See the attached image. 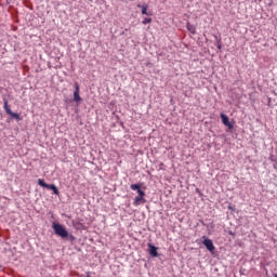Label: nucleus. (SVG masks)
<instances>
[{
	"mask_svg": "<svg viewBox=\"0 0 277 277\" xmlns=\"http://www.w3.org/2000/svg\"><path fill=\"white\" fill-rule=\"evenodd\" d=\"M52 229L54 230V234L57 237H61V239H63L65 241H70L72 243L77 239V237H75V235L70 234L68 232V229H66V226L62 225L61 223L53 222Z\"/></svg>",
	"mask_w": 277,
	"mask_h": 277,
	"instance_id": "nucleus-1",
	"label": "nucleus"
},
{
	"mask_svg": "<svg viewBox=\"0 0 277 277\" xmlns=\"http://www.w3.org/2000/svg\"><path fill=\"white\" fill-rule=\"evenodd\" d=\"M38 185H40V187H44V189H50L55 196H60V189L57 188V186H55V184H47L44 180L39 179Z\"/></svg>",
	"mask_w": 277,
	"mask_h": 277,
	"instance_id": "nucleus-2",
	"label": "nucleus"
},
{
	"mask_svg": "<svg viewBox=\"0 0 277 277\" xmlns=\"http://www.w3.org/2000/svg\"><path fill=\"white\" fill-rule=\"evenodd\" d=\"M202 243L209 252L215 251V246L213 245V240L209 239L207 236H202Z\"/></svg>",
	"mask_w": 277,
	"mask_h": 277,
	"instance_id": "nucleus-3",
	"label": "nucleus"
},
{
	"mask_svg": "<svg viewBox=\"0 0 277 277\" xmlns=\"http://www.w3.org/2000/svg\"><path fill=\"white\" fill-rule=\"evenodd\" d=\"M221 120L222 123L227 127V129L233 130L235 128V124H233V122H230L229 118L226 116V114L221 113Z\"/></svg>",
	"mask_w": 277,
	"mask_h": 277,
	"instance_id": "nucleus-4",
	"label": "nucleus"
},
{
	"mask_svg": "<svg viewBox=\"0 0 277 277\" xmlns=\"http://www.w3.org/2000/svg\"><path fill=\"white\" fill-rule=\"evenodd\" d=\"M130 189H132V192H137L138 196H146V193L142 190V185L140 184H131Z\"/></svg>",
	"mask_w": 277,
	"mask_h": 277,
	"instance_id": "nucleus-5",
	"label": "nucleus"
},
{
	"mask_svg": "<svg viewBox=\"0 0 277 277\" xmlns=\"http://www.w3.org/2000/svg\"><path fill=\"white\" fill-rule=\"evenodd\" d=\"M74 101L75 103H81V95H79V83H75V91H74Z\"/></svg>",
	"mask_w": 277,
	"mask_h": 277,
	"instance_id": "nucleus-6",
	"label": "nucleus"
},
{
	"mask_svg": "<svg viewBox=\"0 0 277 277\" xmlns=\"http://www.w3.org/2000/svg\"><path fill=\"white\" fill-rule=\"evenodd\" d=\"M147 246H148V249H149L150 256H154V258L159 256V252L157 251L158 248L155 245L148 243Z\"/></svg>",
	"mask_w": 277,
	"mask_h": 277,
	"instance_id": "nucleus-7",
	"label": "nucleus"
},
{
	"mask_svg": "<svg viewBox=\"0 0 277 277\" xmlns=\"http://www.w3.org/2000/svg\"><path fill=\"white\" fill-rule=\"evenodd\" d=\"M141 8V12L145 16H153L151 12H148V4L138 5Z\"/></svg>",
	"mask_w": 277,
	"mask_h": 277,
	"instance_id": "nucleus-8",
	"label": "nucleus"
},
{
	"mask_svg": "<svg viewBox=\"0 0 277 277\" xmlns=\"http://www.w3.org/2000/svg\"><path fill=\"white\" fill-rule=\"evenodd\" d=\"M3 103H4L3 109H4L5 114H8V116H10L13 111H12V108H10V105L8 104V100L3 98Z\"/></svg>",
	"mask_w": 277,
	"mask_h": 277,
	"instance_id": "nucleus-9",
	"label": "nucleus"
},
{
	"mask_svg": "<svg viewBox=\"0 0 277 277\" xmlns=\"http://www.w3.org/2000/svg\"><path fill=\"white\" fill-rule=\"evenodd\" d=\"M140 202H146V200L144 199L143 196L138 195L134 198V202H133L134 207H140Z\"/></svg>",
	"mask_w": 277,
	"mask_h": 277,
	"instance_id": "nucleus-10",
	"label": "nucleus"
},
{
	"mask_svg": "<svg viewBox=\"0 0 277 277\" xmlns=\"http://www.w3.org/2000/svg\"><path fill=\"white\" fill-rule=\"evenodd\" d=\"M186 29H187L190 34H193V36H195V34H196V27L194 26V24L187 22V24H186Z\"/></svg>",
	"mask_w": 277,
	"mask_h": 277,
	"instance_id": "nucleus-11",
	"label": "nucleus"
},
{
	"mask_svg": "<svg viewBox=\"0 0 277 277\" xmlns=\"http://www.w3.org/2000/svg\"><path fill=\"white\" fill-rule=\"evenodd\" d=\"M9 116L12 118V120H17V122H19V120H23V118H21V115L18 113L13 111Z\"/></svg>",
	"mask_w": 277,
	"mask_h": 277,
	"instance_id": "nucleus-12",
	"label": "nucleus"
},
{
	"mask_svg": "<svg viewBox=\"0 0 277 277\" xmlns=\"http://www.w3.org/2000/svg\"><path fill=\"white\" fill-rule=\"evenodd\" d=\"M150 23H153V18H150V17H145V18L143 19V22H142L143 25H148V24H150Z\"/></svg>",
	"mask_w": 277,
	"mask_h": 277,
	"instance_id": "nucleus-13",
	"label": "nucleus"
},
{
	"mask_svg": "<svg viewBox=\"0 0 277 277\" xmlns=\"http://www.w3.org/2000/svg\"><path fill=\"white\" fill-rule=\"evenodd\" d=\"M227 209H229V211H235V207L233 205H229Z\"/></svg>",
	"mask_w": 277,
	"mask_h": 277,
	"instance_id": "nucleus-14",
	"label": "nucleus"
},
{
	"mask_svg": "<svg viewBox=\"0 0 277 277\" xmlns=\"http://www.w3.org/2000/svg\"><path fill=\"white\" fill-rule=\"evenodd\" d=\"M216 47H217L219 51H221V49H222V43H220V41H219Z\"/></svg>",
	"mask_w": 277,
	"mask_h": 277,
	"instance_id": "nucleus-15",
	"label": "nucleus"
},
{
	"mask_svg": "<svg viewBox=\"0 0 277 277\" xmlns=\"http://www.w3.org/2000/svg\"><path fill=\"white\" fill-rule=\"evenodd\" d=\"M268 5H269V6H273V5H274V1L271 0L269 3H268Z\"/></svg>",
	"mask_w": 277,
	"mask_h": 277,
	"instance_id": "nucleus-16",
	"label": "nucleus"
},
{
	"mask_svg": "<svg viewBox=\"0 0 277 277\" xmlns=\"http://www.w3.org/2000/svg\"><path fill=\"white\" fill-rule=\"evenodd\" d=\"M229 235H233V237H235V233H233V232H229Z\"/></svg>",
	"mask_w": 277,
	"mask_h": 277,
	"instance_id": "nucleus-17",
	"label": "nucleus"
}]
</instances>
